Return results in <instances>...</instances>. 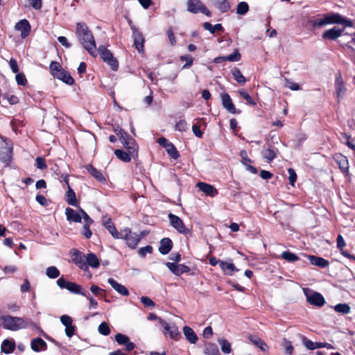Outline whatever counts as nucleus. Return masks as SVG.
<instances>
[{
    "instance_id": "obj_1",
    "label": "nucleus",
    "mask_w": 355,
    "mask_h": 355,
    "mask_svg": "<svg viewBox=\"0 0 355 355\" xmlns=\"http://www.w3.org/2000/svg\"><path fill=\"white\" fill-rule=\"evenodd\" d=\"M75 33L83 48L92 56H96L95 40L87 25L84 22L77 23Z\"/></svg>"
},
{
    "instance_id": "obj_2",
    "label": "nucleus",
    "mask_w": 355,
    "mask_h": 355,
    "mask_svg": "<svg viewBox=\"0 0 355 355\" xmlns=\"http://www.w3.org/2000/svg\"><path fill=\"white\" fill-rule=\"evenodd\" d=\"M341 24L346 27L353 26V21L347 19L339 13H329L324 15L322 18L316 19L313 22L314 28H320L328 24Z\"/></svg>"
},
{
    "instance_id": "obj_3",
    "label": "nucleus",
    "mask_w": 355,
    "mask_h": 355,
    "mask_svg": "<svg viewBox=\"0 0 355 355\" xmlns=\"http://www.w3.org/2000/svg\"><path fill=\"white\" fill-rule=\"evenodd\" d=\"M1 320L3 328L10 331H17L27 327L26 322L22 318L6 315H2Z\"/></svg>"
},
{
    "instance_id": "obj_4",
    "label": "nucleus",
    "mask_w": 355,
    "mask_h": 355,
    "mask_svg": "<svg viewBox=\"0 0 355 355\" xmlns=\"http://www.w3.org/2000/svg\"><path fill=\"white\" fill-rule=\"evenodd\" d=\"M122 239L125 241L128 247L135 249L139 242V238L136 232H133L129 228L122 230Z\"/></svg>"
},
{
    "instance_id": "obj_5",
    "label": "nucleus",
    "mask_w": 355,
    "mask_h": 355,
    "mask_svg": "<svg viewBox=\"0 0 355 355\" xmlns=\"http://www.w3.org/2000/svg\"><path fill=\"white\" fill-rule=\"evenodd\" d=\"M304 293L309 304L317 306H322L324 304V298L320 293L313 292L309 288H304Z\"/></svg>"
},
{
    "instance_id": "obj_6",
    "label": "nucleus",
    "mask_w": 355,
    "mask_h": 355,
    "mask_svg": "<svg viewBox=\"0 0 355 355\" xmlns=\"http://www.w3.org/2000/svg\"><path fill=\"white\" fill-rule=\"evenodd\" d=\"M187 10L192 13L201 12L208 17H211V12L200 0H189L187 2Z\"/></svg>"
},
{
    "instance_id": "obj_7",
    "label": "nucleus",
    "mask_w": 355,
    "mask_h": 355,
    "mask_svg": "<svg viewBox=\"0 0 355 355\" xmlns=\"http://www.w3.org/2000/svg\"><path fill=\"white\" fill-rule=\"evenodd\" d=\"M12 147L6 141L0 143V161L8 164L12 158Z\"/></svg>"
},
{
    "instance_id": "obj_8",
    "label": "nucleus",
    "mask_w": 355,
    "mask_h": 355,
    "mask_svg": "<svg viewBox=\"0 0 355 355\" xmlns=\"http://www.w3.org/2000/svg\"><path fill=\"white\" fill-rule=\"evenodd\" d=\"M168 219L171 226L179 233L187 234L189 232V230L184 226L183 221L178 216L171 213L168 214Z\"/></svg>"
},
{
    "instance_id": "obj_9",
    "label": "nucleus",
    "mask_w": 355,
    "mask_h": 355,
    "mask_svg": "<svg viewBox=\"0 0 355 355\" xmlns=\"http://www.w3.org/2000/svg\"><path fill=\"white\" fill-rule=\"evenodd\" d=\"M61 323L65 327V334L67 337H72L76 331V327L73 324V319L67 315H63L60 318Z\"/></svg>"
},
{
    "instance_id": "obj_10",
    "label": "nucleus",
    "mask_w": 355,
    "mask_h": 355,
    "mask_svg": "<svg viewBox=\"0 0 355 355\" xmlns=\"http://www.w3.org/2000/svg\"><path fill=\"white\" fill-rule=\"evenodd\" d=\"M15 29L20 32V35L22 39H25L29 35L31 26L28 21L24 19L19 20L15 24Z\"/></svg>"
},
{
    "instance_id": "obj_11",
    "label": "nucleus",
    "mask_w": 355,
    "mask_h": 355,
    "mask_svg": "<svg viewBox=\"0 0 355 355\" xmlns=\"http://www.w3.org/2000/svg\"><path fill=\"white\" fill-rule=\"evenodd\" d=\"M335 91L338 101L340 102L346 94V88L340 74H337L336 76Z\"/></svg>"
},
{
    "instance_id": "obj_12",
    "label": "nucleus",
    "mask_w": 355,
    "mask_h": 355,
    "mask_svg": "<svg viewBox=\"0 0 355 355\" xmlns=\"http://www.w3.org/2000/svg\"><path fill=\"white\" fill-rule=\"evenodd\" d=\"M302 342H303V344L304 345V346L306 347V349H308L309 350H313L315 349L323 348V347H325V348L329 349H334V346L329 343H321V342L314 343V342L307 339L306 337L302 338Z\"/></svg>"
},
{
    "instance_id": "obj_13",
    "label": "nucleus",
    "mask_w": 355,
    "mask_h": 355,
    "mask_svg": "<svg viewBox=\"0 0 355 355\" xmlns=\"http://www.w3.org/2000/svg\"><path fill=\"white\" fill-rule=\"evenodd\" d=\"M166 266L172 273L177 276H180L182 274L187 272L190 270L189 267L184 264H177L175 263L167 262L166 263Z\"/></svg>"
},
{
    "instance_id": "obj_14",
    "label": "nucleus",
    "mask_w": 355,
    "mask_h": 355,
    "mask_svg": "<svg viewBox=\"0 0 355 355\" xmlns=\"http://www.w3.org/2000/svg\"><path fill=\"white\" fill-rule=\"evenodd\" d=\"M132 31V37L134 39V44L139 52H141L144 48V37L141 32L136 28L131 27Z\"/></svg>"
},
{
    "instance_id": "obj_15",
    "label": "nucleus",
    "mask_w": 355,
    "mask_h": 355,
    "mask_svg": "<svg viewBox=\"0 0 355 355\" xmlns=\"http://www.w3.org/2000/svg\"><path fill=\"white\" fill-rule=\"evenodd\" d=\"M343 31H344V28H338V27L334 26L332 28L325 31L322 34V37L323 39L335 40L342 35Z\"/></svg>"
},
{
    "instance_id": "obj_16",
    "label": "nucleus",
    "mask_w": 355,
    "mask_h": 355,
    "mask_svg": "<svg viewBox=\"0 0 355 355\" xmlns=\"http://www.w3.org/2000/svg\"><path fill=\"white\" fill-rule=\"evenodd\" d=\"M71 259L73 262L76 264L80 268L85 269L87 268L85 261V255L83 253L78 250H73L71 252Z\"/></svg>"
},
{
    "instance_id": "obj_17",
    "label": "nucleus",
    "mask_w": 355,
    "mask_h": 355,
    "mask_svg": "<svg viewBox=\"0 0 355 355\" xmlns=\"http://www.w3.org/2000/svg\"><path fill=\"white\" fill-rule=\"evenodd\" d=\"M334 159L338 164L340 169L343 173H347L349 171V163L347 158L342 154H336L334 156Z\"/></svg>"
},
{
    "instance_id": "obj_18",
    "label": "nucleus",
    "mask_w": 355,
    "mask_h": 355,
    "mask_svg": "<svg viewBox=\"0 0 355 355\" xmlns=\"http://www.w3.org/2000/svg\"><path fill=\"white\" fill-rule=\"evenodd\" d=\"M107 282L110 284V285L112 287V288L116 291L118 293L123 296H128L129 295V291L127 289V288L118 283L116 280H114L113 278H109L107 279Z\"/></svg>"
},
{
    "instance_id": "obj_19",
    "label": "nucleus",
    "mask_w": 355,
    "mask_h": 355,
    "mask_svg": "<svg viewBox=\"0 0 355 355\" xmlns=\"http://www.w3.org/2000/svg\"><path fill=\"white\" fill-rule=\"evenodd\" d=\"M222 104L224 108H225L230 113L235 114L236 110L232 99L228 94L224 93L221 94Z\"/></svg>"
},
{
    "instance_id": "obj_20",
    "label": "nucleus",
    "mask_w": 355,
    "mask_h": 355,
    "mask_svg": "<svg viewBox=\"0 0 355 355\" xmlns=\"http://www.w3.org/2000/svg\"><path fill=\"white\" fill-rule=\"evenodd\" d=\"M53 76L68 85H72L73 83V78L68 72H66L63 69H58L57 72L53 73Z\"/></svg>"
},
{
    "instance_id": "obj_21",
    "label": "nucleus",
    "mask_w": 355,
    "mask_h": 355,
    "mask_svg": "<svg viewBox=\"0 0 355 355\" xmlns=\"http://www.w3.org/2000/svg\"><path fill=\"white\" fill-rule=\"evenodd\" d=\"M173 248V242L169 238H164L160 241L159 252L162 254H167Z\"/></svg>"
},
{
    "instance_id": "obj_22",
    "label": "nucleus",
    "mask_w": 355,
    "mask_h": 355,
    "mask_svg": "<svg viewBox=\"0 0 355 355\" xmlns=\"http://www.w3.org/2000/svg\"><path fill=\"white\" fill-rule=\"evenodd\" d=\"M197 187L205 194L209 196H214L217 194L216 189L211 186V184H207L205 182H198L197 184Z\"/></svg>"
},
{
    "instance_id": "obj_23",
    "label": "nucleus",
    "mask_w": 355,
    "mask_h": 355,
    "mask_svg": "<svg viewBox=\"0 0 355 355\" xmlns=\"http://www.w3.org/2000/svg\"><path fill=\"white\" fill-rule=\"evenodd\" d=\"M183 334L186 339L191 344H195L198 340V336L195 331L189 327L185 326L183 328Z\"/></svg>"
},
{
    "instance_id": "obj_24",
    "label": "nucleus",
    "mask_w": 355,
    "mask_h": 355,
    "mask_svg": "<svg viewBox=\"0 0 355 355\" xmlns=\"http://www.w3.org/2000/svg\"><path fill=\"white\" fill-rule=\"evenodd\" d=\"M309 259L312 265L317 266L322 268L327 267L329 263L327 260L322 257H315L313 255H309Z\"/></svg>"
},
{
    "instance_id": "obj_25",
    "label": "nucleus",
    "mask_w": 355,
    "mask_h": 355,
    "mask_svg": "<svg viewBox=\"0 0 355 355\" xmlns=\"http://www.w3.org/2000/svg\"><path fill=\"white\" fill-rule=\"evenodd\" d=\"M220 268L227 275H232L234 272L238 271L234 263L223 261H220Z\"/></svg>"
},
{
    "instance_id": "obj_26",
    "label": "nucleus",
    "mask_w": 355,
    "mask_h": 355,
    "mask_svg": "<svg viewBox=\"0 0 355 355\" xmlns=\"http://www.w3.org/2000/svg\"><path fill=\"white\" fill-rule=\"evenodd\" d=\"M86 168L87 171L99 182L105 183L106 182L105 178L101 172L92 165H87Z\"/></svg>"
},
{
    "instance_id": "obj_27",
    "label": "nucleus",
    "mask_w": 355,
    "mask_h": 355,
    "mask_svg": "<svg viewBox=\"0 0 355 355\" xmlns=\"http://www.w3.org/2000/svg\"><path fill=\"white\" fill-rule=\"evenodd\" d=\"M31 349L35 352H39L41 349L45 350L46 349V343L40 338L33 339L31 343Z\"/></svg>"
},
{
    "instance_id": "obj_28",
    "label": "nucleus",
    "mask_w": 355,
    "mask_h": 355,
    "mask_svg": "<svg viewBox=\"0 0 355 355\" xmlns=\"http://www.w3.org/2000/svg\"><path fill=\"white\" fill-rule=\"evenodd\" d=\"M248 339L253 345L259 347L262 352H266L268 350V345L259 337L255 336H249Z\"/></svg>"
},
{
    "instance_id": "obj_29",
    "label": "nucleus",
    "mask_w": 355,
    "mask_h": 355,
    "mask_svg": "<svg viewBox=\"0 0 355 355\" xmlns=\"http://www.w3.org/2000/svg\"><path fill=\"white\" fill-rule=\"evenodd\" d=\"M65 214L67 216V218L69 221L80 223L81 221L82 217L81 216L76 212L75 210L71 208H67L65 209Z\"/></svg>"
},
{
    "instance_id": "obj_30",
    "label": "nucleus",
    "mask_w": 355,
    "mask_h": 355,
    "mask_svg": "<svg viewBox=\"0 0 355 355\" xmlns=\"http://www.w3.org/2000/svg\"><path fill=\"white\" fill-rule=\"evenodd\" d=\"M203 353L206 355H219L220 352L217 345L214 343H207L205 345Z\"/></svg>"
},
{
    "instance_id": "obj_31",
    "label": "nucleus",
    "mask_w": 355,
    "mask_h": 355,
    "mask_svg": "<svg viewBox=\"0 0 355 355\" xmlns=\"http://www.w3.org/2000/svg\"><path fill=\"white\" fill-rule=\"evenodd\" d=\"M166 333H168L170 338L173 340H177L181 337L178 328L175 324H169L168 328H166L164 332V334H166Z\"/></svg>"
},
{
    "instance_id": "obj_32",
    "label": "nucleus",
    "mask_w": 355,
    "mask_h": 355,
    "mask_svg": "<svg viewBox=\"0 0 355 355\" xmlns=\"http://www.w3.org/2000/svg\"><path fill=\"white\" fill-rule=\"evenodd\" d=\"M67 289L74 294L86 296V292L83 291V288L80 285L76 283L69 282Z\"/></svg>"
},
{
    "instance_id": "obj_33",
    "label": "nucleus",
    "mask_w": 355,
    "mask_h": 355,
    "mask_svg": "<svg viewBox=\"0 0 355 355\" xmlns=\"http://www.w3.org/2000/svg\"><path fill=\"white\" fill-rule=\"evenodd\" d=\"M114 154L116 156V157L120 160L124 162H129L131 160V156L134 153H130V151H128V153H126L122 150L116 149L114 150Z\"/></svg>"
},
{
    "instance_id": "obj_34",
    "label": "nucleus",
    "mask_w": 355,
    "mask_h": 355,
    "mask_svg": "<svg viewBox=\"0 0 355 355\" xmlns=\"http://www.w3.org/2000/svg\"><path fill=\"white\" fill-rule=\"evenodd\" d=\"M231 73L234 80L239 84L243 85L246 82V78L243 76L239 69L234 67L231 70Z\"/></svg>"
},
{
    "instance_id": "obj_35",
    "label": "nucleus",
    "mask_w": 355,
    "mask_h": 355,
    "mask_svg": "<svg viewBox=\"0 0 355 355\" xmlns=\"http://www.w3.org/2000/svg\"><path fill=\"white\" fill-rule=\"evenodd\" d=\"M86 261L87 264L94 268H97L100 265L98 257L94 253H89L86 257Z\"/></svg>"
},
{
    "instance_id": "obj_36",
    "label": "nucleus",
    "mask_w": 355,
    "mask_h": 355,
    "mask_svg": "<svg viewBox=\"0 0 355 355\" xmlns=\"http://www.w3.org/2000/svg\"><path fill=\"white\" fill-rule=\"evenodd\" d=\"M15 347V343L8 340H4L1 344V351L6 354L12 352Z\"/></svg>"
},
{
    "instance_id": "obj_37",
    "label": "nucleus",
    "mask_w": 355,
    "mask_h": 355,
    "mask_svg": "<svg viewBox=\"0 0 355 355\" xmlns=\"http://www.w3.org/2000/svg\"><path fill=\"white\" fill-rule=\"evenodd\" d=\"M98 51L104 62H106L107 60H109L110 59L113 58L112 53L109 50H107L104 46H99Z\"/></svg>"
},
{
    "instance_id": "obj_38",
    "label": "nucleus",
    "mask_w": 355,
    "mask_h": 355,
    "mask_svg": "<svg viewBox=\"0 0 355 355\" xmlns=\"http://www.w3.org/2000/svg\"><path fill=\"white\" fill-rule=\"evenodd\" d=\"M202 26L206 31H209L211 34L214 33L216 31H221L223 30V26L220 24L212 26L209 22H205L203 23Z\"/></svg>"
},
{
    "instance_id": "obj_39",
    "label": "nucleus",
    "mask_w": 355,
    "mask_h": 355,
    "mask_svg": "<svg viewBox=\"0 0 355 355\" xmlns=\"http://www.w3.org/2000/svg\"><path fill=\"white\" fill-rule=\"evenodd\" d=\"M122 144L130 151V153H135L137 151V146L133 138L130 137Z\"/></svg>"
},
{
    "instance_id": "obj_40",
    "label": "nucleus",
    "mask_w": 355,
    "mask_h": 355,
    "mask_svg": "<svg viewBox=\"0 0 355 355\" xmlns=\"http://www.w3.org/2000/svg\"><path fill=\"white\" fill-rule=\"evenodd\" d=\"M215 6L221 12H226L230 8L227 0H216Z\"/></svg>"
},
{
    "instance_id": "obj_41",
    "label": "nucleus",
    "mask_w": 355,
    "mask_h": 355,
    "mask_svg": "<svg viewBox=\"0 0 355 355\" xmlns=\"http://www.w3.org/2000/svg\"><path fill=\"white\" fill-rule=\"evenodd\" d=\"M218 342L220 345L221 351L224 354H230L232 352L231 344L226 339L219 338Z\"/></svg>"
},
{
    "instance_id": "obj_42",
    "label": "nucleus",
    "mask_w": 355,
    "mask_h": 355,
    "mask_svg": "<svg viewBox=\"0 0 355 355\" xmlns=\"http://www.w3.org/2000/svg\"><path fill=\"white\" fill-rule=\"evenodd\" d=\"M68 191L67 192V202L69 205L76 206L77 204L76 194L73 190L70 187H67Z\"/></svg>"
},
{
    "instance_id": "obj_43",
    "label": "nucleus",
    "mask_w": 355,
    "mask_h": 355,
    "mask_svg": "<svg viewBox=\"0 0 355 355\" xmlns=\"http://www.w3.org/2000/svg\"><path fill=\"white\" fill-rule=\"evenodd\" d=\"M281 257L288 262H295L299 259L295 254L289 251L283 252L281 254Z\"/></svg>"
},
{
    "instance_id": "obj_44",
    "label": "nucleus",
    "mask_w": 355,
    "mask_h": 355,
    "mask_svg": "<svg viewBox=\"0 0 355 355\" xmlns=\"http://www.w3.org/2000/svg\"><path fill=\"white\" fill-rule=\"evenodd\" d=\"M336 312L342 313V314H347L350 312V306L347 304H338L334 307Z\"/></svg>"
},
{
    "instance_id": "obj_45",
    "label": "nucleus",
    "mask_w": 355,
    "mask_h": 355,
    "mask_svg": "<svg viewBox=\"0 0 355 355\" xmlns=\"http://www.w3.org/2000/svg\"><path fill=\"white\" fill-rule=\"evenodd\" d=\"M46 275L49 278L55 279L59 277L60 271L55 266H50L46 268Z\"/></svg>"
},
{
    "instance_id": "obj_46",
    "label": "nucleus",
    "mask_w": 355,
    "mask_h": 355,
    "mask_svg": "<svg viewBox=\"0 0 355 355\" xmlns=\"http://www.w3.org/2000/svg\"><path fill=\"white\" fill-rule=\"evenodd\" d=\"M249 10V6L248 4L245 2L242 1L239 3L236 8V13L238 15H245Z\"/></svg>"
},
{
    "instance_id": "obj_47",
    "label": "nucleus",
    "mask_w": 355,
    "mask_h": 355,
    "mask_svg": "<svg viewBox=\"0 0 355 355\" xmlns=\"http://www.w3.org/2000/svg\"><path fill=\"white\" fill-rule=\"evenodd\" d=\"M165 148L171 158L175 159L179 157V153L172 143L168 144Z\"/></svg>"
},
{
    "instance_id": "obj_48",
    "label": "nucleus",
    "mask_w": 355,
    "mask_h": 355,
    "mask_svg": "<svg viewBox=\"0 0 355 355\" xmlns=\"http://www.w3.org/2000/svg\"><path fill=\"white\" fill-rule=\"evenodd\" d=\"M98 330V332L103 336H107L110 333V329L108 324L105 322L100 324Z\"/></svg>"
},
{
    "instance_id": "obj_49",
    "label": "nucleus",
    "mask_w": 355,
    "mask_h": 355,
    "mask_svg": "<svg viewBox=\"0 0 355 355\" xmlns=\"http://www.w3.org/2000/svg\"><path fill=\"white\" fill-rule=\"evenodd\" d=\"M115 340L119 345H124L126 343L128 342L129 338L126 335L117 334L115 336Z\"/></svg>"
},
{
    "instance_id": "obj_50",
    "label": "nucleus",
    "mask_w": 355,
    "mask_h": 355,
    "mask_svg": "<svg viewBox=\"0 0 355 355\" xmlns=\"http://www.w3.org/2000/svg\"><path fill=\"white\" fill-rule=\"evenodd\" d=\"M275 153L273 150L268 148L263 152V156L268 160V162H271L275 157Z\"/></svg>"
},
{
    "instance_id": "obj_51",
    "label": "nucleus",
    "mask_w": 355,
    "mask_h": 355,
    "mask_svg": "<svg viewBox=\"0 0 355 355\" xmlns=\"http://www.w3.org/2000/svg\"><path fill=\"white\" fill-rule=\"evenodd\" d=\"M241 56V54L239 53L238 49H235L234 51L226 56V58H227V61H230V62H236V61H239L240 60Z\"/></svg>"
},
{
    "instance_id": "obj_52",
    "label": "nucleus",
    "mask_w": 355,
    "mask_h": 355,
    "mask_svg": "<svg viewBox=\"0 0 355 355\" xmlns=\"http://www.w3.org/2000/svg\"><path fill=\"white\" fill-rule=\"evenodd\" d=\"M187 128H188L187 123L184 119L180 120V121H178L175 124V127L176 130H178V131H180V132L186 131L187 130Z\"/></svg>"
},
{
    "instance_id": "obj_53",
    "label": "nucleus",
    "mask_w": 355,
    "mask_h": 355,
    "mask_svg": "<svg viewBox=\"0 0 355 355\" xmlns=\"http://www.w3.org/2000/svg\"><path fill=\"white\" fill-rule=\"evenodd\" d=\"M153 252V248L150 245H146L145 247L141 248L138 254L140 257H144L147 254H150Z\"/></svg>"
},
{
    "instance_id": "obj_54",
    "label": "nucleus",
    "mask_w": 355,
    "mask_h": 355,
    "mask_svg": "<svg viewBox=\"0 0 355 355\" xmlns=\"http://www.w3.org/2000/svg\"><path fill=\"white\" fill-rule=\"evenodd\" d=\"M288 179H289L290 184L292 186H293L297 180V174H296L295 170L292 168H289L288 169Z\"/></svg>"
},
{
    "instance_id": "obj_55",
    "label": "nucleus",
    "mask_w": 355,
    "mask_h": 355,
    "mask_svg": "<svg viewBox=\"0 0 355 355\" xmlns=\"http://www.w3.org/2000/svg\"><path fill=\"white\" fill-rule=\"evenodd\" d=\"M36 166L37 168L43 170L47 168L44 158L38 157L35 159Z\"/></svg>"
},
{
    "instance_id": "obj_56",
    "label": "nucleus",
    "mask_w": 355,
    "mask_h": 355,
    "mask_svg": "<svg viewBox=\"0 0 355 355\" xmlns=\"http://www.w3.org/2000/svg\"><path fill=\"white\" fill-rule=\"evenodd\" d=\"M239 93L244 99L246 100L248 103H249L250 105H254L255 104L254 101L250 97V96L248 94V92H246L244 90H240L239 92Z\"/></svg>"
},
{
    "instance_id": "obj_57",
    "label": "nucleus",
    "mask_w": 355,
    "mask_h": 355,
    "mask_svg": "<svg viewBox=\"0 0 355 355\" xmlns=\"http://www.w3.org/2000/svg\"><path fill=\"white\" fill-rule=\"evenodd\" d=\"M89 302V309L91 310V309H96L97 306H98V302L92 296H90L89 295H87L86 293V296H85Z\"/></svg>"
},
{
    "instance_id": "obj_58",
    "label": "nucleus",
    "mask_w": 355,
    "mask_h": 355,
    "mask_svg": "<svg viewBox=\"0 0 355 355\" xmlns=\"http://www.w3.org/2000/svg\"><path fill=\"white\" fill-rule=\"evenodd\" d=\"M181 60L185 61L186 64L183 66V68L189 67L193 64V58L189 55H182L180 58Z\"/></svg>"
},
{
    "instance_id": "obj_59",
    "label": "nucleus",
    "mask_w": 355,
    "mask_h": 355,
    "mask_svg": "<svg viewBox=\"0 0 355 355\" xmlns=\"http://www.w3.org/2000/svg\"><path fill=\"white\" fill-rule=\"evenodd\" d=\"M101 222H102L103 225L107 230H108L110 228V227H112L113 225L111 218L107 216H103Z\"/></svg>"
},
{
    "instance_id": "obj_60",
    "label": "nucleus",
    "mask_w": 355,
    "mask_h": 355,
    "mask_svg": "<svg viewBox=\"0 0 355 355\" xmlns=\"http://www.w3.org/2000/svg\"><path fill=\"white\" fill-rule=\"evenodd\" d=\"M111 67L113 71H116L119 67V63L116 58L114 57L105 62Z\"/></svg>"
},
{
    "instance_id": "obj_61",
    "label": "nucleus",
    "mask_w": 355,
    "mask_h": 355,
    "mask_svg": "<svg viewBox=\"0 0 355 355\" xmlns=\"http://www.w3.org/2000/svg\"><path fill=\"white\" fill-rule=\"evenodd\" d=\"M283 345H284L285 351H286V352L287 354H288L289 355L293 354V347L292 343H291V341L287 340H284Z\"/></svg>"
},
{
    "instance_id": "obj_62",
    "label": "nucleus",
    "mask_w": 355,
    "mask_h": 355,
    "mask_svg": "<svg viewBox=\"0 0 355 355\" xmlns=\"http://www.w3.org/2000/svg\"><path fill=\"white\" fill-rule=\"evenodd\" d=\"M240 157L241 158L242 163L246 166L248 163H251V159L248 157V153L245 150H241L240 153Z\"/></svg>"
},
{
    "instance_id": "obj_63",
    "label": "nucleus",
    "mask_w": 355,
    "mask_h": 355,
    "mask_svg": "<svg viewBox=\"0 0 355 355\" xmlns=\"http://www.w3.org/2000/svg\"><path fill=\"white\" fill-rule=\"evenodd\" d=\"M141 302H142V304L147 306V307H154L155 306V303L153 302V301L150 299L149 297H141Z\"/></svg>"
},
{
    "instance_id": "obj_64",
    "label": "nucleus",
    "mask_w": 355,
    "mask_h": 355,
    "mask_svg": "<svg viewBox=\"0 0 355 355\" xmlns=\"http://www.w3.org/2000/svg\"><path fill=\"white\" fill-rule=\"evenodd\" d=\"M117 135L119 137V139L121 143L131 137L128 135L126 132H125L123 129L120 128L119 132H117Z\"/></svg>"
}]
</instances>
